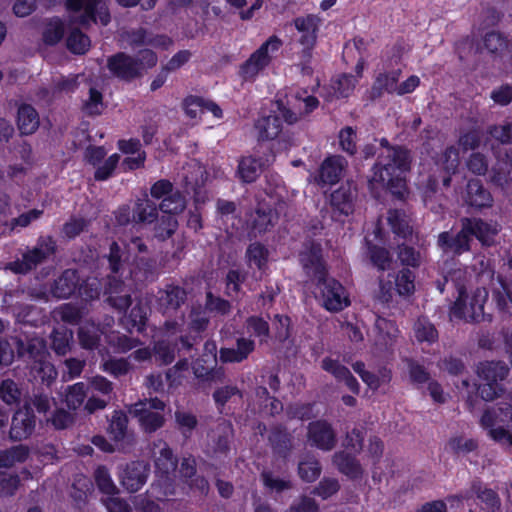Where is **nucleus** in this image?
I'll return each mask as SVG.
<instances>
[{"label":"nucleus","mask_w":512,"mask_h":512,"mask_svg":"<svg viewBox=\"0 0 512 512\" xmlns=\"http://www.w3.org/2000/svg\"><path fill=\"white\" fill-rule=\"evenodd\" d=\"M275 115L262 117L257 120L255 128L258 137L262 140L276 138L281 132L279 116L287 123H296L299 119L312 112L319 105L316 97L311 96L307 91H292L289 94H279L275 101Z\"/></svg>","instance_id":"obj_1"},{"label":"nucleus","mask_w":512,"mask_h":512,"mask_svg":"<svg viewBox=\"0 0 512 512\" xmlns=\"http://www.w3.org/2000/svg\"><path fill=\"white\" fill-rule=\"evenodd\" d=\"M383 151L369 182L373 189L383 187L394 195L403 197L406 191V175L410 170L411 157L407 150L389 147L386 139L381 140Z\"/></svg>","instance_id":"obj_2"},{"label":"nucleus","mask_w":512,"mask_h":512,"mask_svg":"<svg viewBox=\"0 0 512 512\" xmlns=\"http://www.w3.org/2000/svg\"><path fill=\"white\" fill-rule=\"evenodd\" d=\"M301 262L307 273L312 274L318 280V297L326 310L337 312L349 305V298L344 287L336 280L326 278L319 244H311L309 248H306L301 253Z\"/></svg>","instance_id":"obj_3"},{"label":"nucleus","mask_w":512,"mask_h":512,"mask_svg":"<svg viewBox=\"0 0 512 512\" xmlns=\"http://www.w3.org/2000/svg\"><path fill=\"white\" fill-rule=\"evenodd\" d=\"M480 422L491 439L512 451V398L510 402L487 409Z\"/></svg>","instance_id":"obj_4"},{"label":"nucleus","mask_w":512,"mask_h":512,"mask_svg":"<svg viewBox=\"0 0 512 512\" xmlns=\"http://www.w3.org/2000/svg\"><path fill=\"white\" fill-rule=\"evenodd\" d=\"M66 8L70 21L83 26L90 23L107 25L110 15L102 0H66Z\"/></svg>","instance_id":"obj_5"},{"label":"nucleus","mask_w":512,"mask_h":512,"mask_svg":"<svg viewBox=\"0 0 512 512\" xmlns=\"http://www.w3.org/2000/svg\"><path fill=\"white\" fill-rule=\"evenodd\" d=\"M488 299V292L485 288H476L466 293L459 289V296L451 308V315L467 321L484 320V304Z\"/></svg>","instance_id":"obj_6"},{"label":"nucleus","mask_w":512,"mask_h":512,"mask_svg":"<svg viewBox=\"0 0 512 512\" xmlns=\"http://www.w3.org/2000/svg\"><path fill=\"white\" fill-rule=\"evenodd\" d=\"M508 371L501 362L480 363L477 368L480 380L477 390L482 399L493 400L502 391L500 382L506 378Z\"/></svg>","instance_id":"obj_7"},{"label":"nucleus","mask_w":512,"mask_h":512,"mask_svg":"<svg viewBox=\"0 0 512 512\" xmlns=\"http://www.w3.org/2000/svg\"><path fill=\"white\" fill-rule=\"evenodd\" d=\"M282 46L277 36H271L241 65L240 75L245 80H254L271 62L273 55Z\"/></svg>","instance_id":"obj_8"},{"label":"nucleus","mask_w":512,"mask_h":512,"mask_svg":"<svg viewBox=\"0 0 512 512\" xmlns=\"http://www.w3.org/2000/svg\"><path fill=\"white\" fill-rule=\"evenodd\" d=\"M165 404L163 401L152 398L148 401L138 402L129 408V413L138 419L140 426L146 432H154L164 424Z\"/></svg>","instance_id":"obj_9"},{"label":"nucleus","mask_w":512,"mask_h":512,"mask_svg":"<svg viewBox=\"0 0 512 512\" xmlns=\"http://www.w3.org/2000/svg\"><path fill=\"white\" fill-rule=\"evenodd\" d=\"M321 24L322 19L314 14L300 16L293 20V25L299 33L298 42L302 46V58L305 62L311 58Z\"/></svg>","instance_id":"obj_10"},{"label":"nucleus","mask_w":512,"mask_h":512,"mask_svg":"<svg viewBox=\"0 0 512 512\" xmlns=\"http://www.w3.org/2000/svg\"><path fill=\"white\" fill-rule=\"evenodd\" d=\"M27 354L33 360L31 370L36 373L34 377L41 378L42 381L50 382L57 376L54 366L47 361L49 355L45 341L42 338H32L27 345Z\"/></svg>","instance_id":"obj_11"},{"label":"nucleus","mask_w":512,"mask_h":512,"mask_svg":"<svg viewBox=\"0 0 512 512\" xmlns=\"http://www.w3.org/2000/svg\"><path fill=\"white\" fill-rule=\"evenodd\" d=\"M126 428V415L121 411H115L109 425V435L113 439L114 444L107 442L102 436L93 437L92 443L104 452H112L115 449L124 450L126 444L129 443Z\"/></svg>","instance_id":"obj_12"},{"label":"nucleus","mask_w":512,"mask_h":512,"mask_svg":"<svg viewBox=\"0 0 512 512\" xmlns=\"http://www.w3.org/2000/svg\"><path fill=\"white\" fill-rule=\"evenodd\" d=\"M452 508H459L460 504L467 502L469 512H497L500 506L499 499L492 490H484L476 496L471 497L469 492L451 496L447 499Z\"/></svg>","instance_id":"obj_13"},{"label":"nucleus","mask_w":512,"mask_h":512,"mask_svg":"<svg viewBox=\"0 0 512 512\" xmlns=\"http://www.w3.org/2000/svg\"><path fill=\"white\" fill-rule=\"evenodd\" d=\"M356 198V188L352 183L347 182L333 191L330 196V204L333 211V217L341 220L354 211V201Z\"/></svg>","instance_id":"obj_14"},{"label":"nucleus","mask_w":512,"mask_h":512,"mask_svg":"<svg viewBox=\"0 0 512 512\" xmlns=\"http://www.w3.org/2000/svg\"><path fill=\"white\" fill-rule=\"evenodd\" d=\"M307 440L311 446L324 451H330L335 446L336 435L328 422L318 420L309 424Z\"/></svg>","instance_id":"obj_15"},{"label":"nucleus","mask_w":512,"mask_h":512,"mask_svg":"<svg viewBox=\"0 0 512 512\" xmlns=\"http://www.w3.org/2000/svg\"><path fill=\"white\" fill-rule=\"evenodd\" d=\"M179 324L174 321H166L163 335L155 345V357L164 364L171 363L175 358L176 350L179 351L175 341V334L178 331Z\"/></svg>","instance_id":"obj_16"},{"label":"nucleus","mask_w":512,"mask_h":512,"mask_svg":"<svg viewBox=\"0 0 512 512\" xmlns=\"http://www.w3.org/2000/svg\"><path fill=\"white\" fill-rule=\"evenodd\" d=\"M274 161V155L268 154L264 157L255 156L243 157L238 164L237 175L242 182H254L261 171Z\"/></svg>","instance_id":"obj_17"},{"label":"nucleus","mask_w":512,"mask_h":512,"mask_svg":"<svg viewBox=\"0 0 512 512\" xmlns=\"http://www.w3.org/2000/svg\"><path fill=\"white\" fill-rule=\"evenodd\" d=\"M54 252V243L52 240H47L46 242L36 247L34 250L23 256L22 261H16L11 263L9 268L15 273H26L32 268H34L38 263L43 261L46 257L51 255Z\"/></svg>","instance_id":"obj_18"},{"label":"nucleus","mask_w":512,"mask_h":512,"mask_svg":"<svg viewBox=\"0 0 512 512\" xmlns=\"http://www.w3.org/2000/svg\"><path fill=\"white\" fill-rule=\"evenodd\" d=\"M462 223L468 238L475 236L483 245H491L499 232L496 223H487L480 219H464Z\"/></svg>","instance_id":"obj_19"},{"label":"nucleus","mask_w":512,"mask_h":512,"mask_svg":"<svg viewBox=\"0 0 512 512\" xmlns=\"http://www.w3.org/2000/svg\"><path fill=\"white\" fill-rule=\"evenodd\" d=\"M35 426L34 416L28 407L18 410L12 418L10 437L13 440L28 438Z\"/></svg>","instance_id":"obj_20"},{"label":"nucleus","mask_w":512,"mask_h":512,"mask_svg":"<svg viewBox=\"0 0 512 512\" xmlns=\"http://www.w3.org/2000/svg\"><path fill=\"white\" fill-rule=\"evenodd\" d=\"M110 72L123 79H131L139 75V66L135 60L124 53H118L108 59Z\"/></svg>","instance_id":"obj_21"},{"label":"nucleus","mask_w":512,"mask_h":512,"mask_svg":"<svg viewBox=\"0 0 512 512\" xmlns=\"http://www.w3.org/2000/svg\"><path fill=\"white\" fill-rule=\"evenodd\" d=\"M438 247L444 253L461 254L469 249V238L466 232H464V225L462 229L456 235L450 232H442L438 236L437 241Z\"/></svg>","instance_id":"obj_22"},{"label":"nucleus","mask_w":512,"mask_h":512,"mask_svg":"<svg viewBox=\"0 0 512 512\" xmlns=\"http://www.w3.org/2000/svg\"><path fill=\"white\" fill-rule=\"evenodd\" d=\"M148 468L143 462H134L121 475L122 485L130 492L138 491L146 482Z\"/></svg>","instance_id":"obj_23"},{"label":"nucleus","mask_w":512,"mask_h":512,"mask_svg":"<svg viewBox=\"0 0 512 512\" xmlns=\"http://www.w3.org/2000/svg\"><path fill=\"white\" fill-rule=\"evenodd\" d=\"M347 166V161L339 155H334L326 158L319 171V182L324 184H334L342 176V173Z\"/></svg>","instance_id":"obj_24"},{"label":"nucleus","mask_w":512,"mask_h":512,"mask_svg":"<svg viewBox=\"0 0 512 512\" xmlns=\"http://www.w3.org/2000/svg\"><path fill=\"white\" fill-rule=\"evenodd\" d=\"M322 368L332 374L338 381H343L352 392L358 393L359 384L357 380L351 375L350 371L338 361L325 358L322 361Z\"/></svg>","instance_id":"obj_25"},{"label":"nucleus","mask_w":512,"mask_h":512,"mask_svg":"<svg viewBox=\"0 0 512 512\" xmlns=\"http://www.w3.org/2000/svg\"><path fill=\"white\" fill-rule=\"evenodd\" d=\"M153 454L155 457V466L157 472L163 475H168L174 472L176 468V460L173 457L172 451L163 441H158L154 444Z\"/></svg>","instance_id":"obj_26"},{"label":"nucleus","mask_w":512,"mask_h":512,"mask_svg":"<svg viewBox=\"0 0 512 512\" xmlns=\"http://www.w3.org/2000/svg\"><path fill=\"white\" fill-rule=\"evenodd\" d=\"M270 201L266 205H261L252 216V228L257 232L261 233L273 226L278 218V213H273L270 209L272 204H275V200L272 195L269 196Z\"/></svg>","instance_id":"obj_27"},{"label":"nucleus","mask_w":512,"mask_h":512,"mask_svg":"<svg viewBox=\"0 0 512 512\" xmlns=\"http://www.w3.org/2000/svg\"><path fill=\"white\" fill-rule=\"evenodd\" d=\"M436 165L441 170L442 181L445 186L449 185L450 175L455 173L459 165V151L455 147H449L437 159Z\"/></svg>","instance_id":"obj_28"},{"label":"nucleus","mask_w":512,"mask_h":512,"mask_svg":"<svg viewBox=\"0 0 512 512\" xmlns=\"http://www.w3.org/2000/svg\"><path fill=\"white\" fill-rule=\"evenodd\" d=\"M79 276L74 270H66L55 281L52 294L57 298H67L72 295L78 287Z\"/></svg>","instance_id":"obj_29"},{"label":"nucleus","mask_w":512,"mask_h":512,"mask_svg":"<svg viewBox=\"0 0 512 512\" xmlns=\"http://www.w3.org/2000/svg\"><path fill=\"white\" fill-rule=\"evenodd\" d=\"M465 201L468 205L482 208L491 205L492 198L486 191L479 180H470L467 185Z\"/></svg>","instance_id":"obj_30"},{"label":"nucleus","mask_w":512,"mask_h":512,"mask_svg":"<svg viewBox=\"0 0 512 512\" xmlns=\"http://www.w3.org/2000/svg\"><path fill=\"white\" fill-rule=\"evenodd\" d=\"M106 293L109 294V303L120 311L127 309L131 304L130 294L125 286L115 278L110 280Z\"/></svg>","instance_id":"obj_31"},{"label":"nucleus","mask_w":512,"mask_h":512,"mask_svg":"<svg viewBox=\"0 0 512 512\" xmlns=\"http://www.w3.org/2000/svg\"><path fill=\"white\" fill-rule=\"evenodd\" d=\"M333 462L338 470L351 479H358L363 474V469L359 462L345 452L336 453Z\"/></svg>","instance_id":"obj_32"},{"label":"nucleus","mask_w":512,"mask_h":512,"mask_svg":"<svg viewBox=\"0 0 512 512\" xmlns=\"http://www.w3.org/2000/svg\"><path fill=\"white\" fill-rule=\"evenodd\" d=\"M377 332L376 343L380 346H388L398 337L399 330L396 325L385 318L378 317L375 322Z\"/></svg>","instance_id":"obj_33"},{"label":"nucleus","mask_w":512,"mask_h":512,"mask_svg":"<svg viewBox=\"0 0 512 512\" xmlns=\"http://www.w3.org/2000/svg\"><path fill=\"white\" fill-rule=\"evenodd\" d=\"M185 299V292L179 287H169L161 292L159 296V305L164 314L175 311Z\"/></svg>","instance_id":"obj_34"},{"label":"nucleus","mask_w":512,"mask_h":512,"mask_svg":"<svg viewBox=\"0 0 512 512\" xmlns=\"http://www.w3.org/2000/svg\"><path fill=\"white\" fill-rule=\"evenodd\" d=\"M39 126L36 110L30 105H22L18 110V127L22 134H31Z\"/></svg>","instance_id":"obj_35"},{"label":"nucleus","mask_w":512,"mask_h":512,"mask_svg":"<svg viewBox=\"0 0 512 512\" xmlns=\"http://www.w3.org/2000/svg\"><path fill=\"white\" fill-rule=\"evenodd\" d=\"M101 334H103V331L93 322L86 321L82 323L78 332L80 345L85 349L95 348Z\"/></svg>","instance_id":"obj_36"},{"label":"nucleus","mask_w":512,"mask_h":512,"mask_svg":"<svg viewBox=\"0 0 512 512\" xmlns=\"http://www.w3.org/2000/svg\"><path fill=\"white\" fill-rule=\"evenodd\" d=\"M387 220L395 234L402 237L411 234L410 220L404 212L391 210L388 213Z\"/></svg>","instance_id":"obj_37"},{"label":"nucleus","mask_w":512,"mask_h":512,"mask_svg":"<svg viewBox=\"0 0 512 512\" xmlns=\"http://www.w3.org/2000/svg\"><path fill=\"white\" fill-rule=\"evenodd\" d=\"M299 476L306 482L315 481L320 473L321 467L313 456H305L298 465Z\"/></svg>","instance_id":"obj_38"},{"label":"nucleus","mask_w":512,"mask_h":512,"mask_svg":"<svg viewBox=\"0 0 512 512\" xmlns=\"http://www.w3.org/2000/svg\"><path fill=\"white\" fill-rule=\"evenodd\" d=\"M414 336L419 342L433 343L438 338L434 325L425 318H419L414 324Z\"/></svg>","instance_id":"obj_39"},{"label":"nucleus","mask_w":512,"mask_h":512,"mask_svg":"<svg viewBox=\"0 0 512 512\" xmlns=\"http://www.w3.org/2000/svg\"><path fill=\"white\" fill-rule=\"evenodd\" d=\"M268 250L260 243H252L246 251L247 262L250 267L256 266L262 270L268 261Z\"/></svg>","instance_id":"obj_40"},{"label":"nucleus","mask_w":512,"mask_h":512,"mask_svg":"<svg viewBox=\"0 0 512 512\" xmlns=\"http://www.w3.org/2000/svg\"><path fill=\"white\" fill-rule=\"evenodd\" d=\"M157 216L156 205L148 198L139 200L136 204L133 218L137 222L151 223Z\"/></svg>","instance_id":"obj_41"},{"label":"nucleus","mask_w":512,"mask_h":512,"mask_svg":"<svg viewBox=\"0 0 512 512\" xmlns=\"http://www.w3.org/2000/svg\"><path fill=\"white\" fill-rule=\"evenodd\" d=\"M185 206L186 202L184 197L179 192H175L166 196L162 200L160 209L164 214L174 217V215L181 213Z\"/></svg>","instance_id":"obj_42"},{"label":"nucleus","mask_w":512,"mask_h":512,"mask_svg":"<svg viewBox=\"0 0 512 512\" xmlns=\"http://www.w3.org/2000/svg\"><path fill=\"white\" fill-rule=\"evenodd\" d=\"M67 47L74 54H84L90 47V40L80 30L74 29L67 37Z\"/></svg>","instance_id":"obj_43"},{"label":"nucleus","mask_w":512,"mask_h":512,"mask_svg":"<svg viewBox=\"0 0 512 512\" xmlns=\"http://www.w3.org/2000/svg\"><path fill=\"white\" fill-rule=\"evenodd\" d=\"M415 276L409 269L401 270L395 278V286L399 295L409 296L415 290Z\"/></svg>","instance_id":"obj_44"},{"label":"nucleus","mask_w":512,"mask_h":512,"mask_svg":"<svg viewBox=\"0 0 512 512\" xmlns=\"http://www.w3.org/2000/svg\"><path fill=\"white\" fill-rule=\"evenodd\" d=\"M12 346L17 348L19 355H24V344L17 338H12L10 341H0V364L9 365L14 359V350Z\"/></svg>","instance_id":"obj_45"},{"label":"nucleus","mask_w":512,"mask_h":512,"mask_svg":"<svg viewBox=\"0 0 512 512\" xmlns=\"http://www.w3.org/2000/svg\"><path fill=\"white\" fill-rule=\"evenodd\" d=\"M27 454V449L24 446H16L10 450L0 451V468L11 467L17 462L24 461Z\"/></svg>","instance_id":"obj_46"},{"label":"nucleus","mask_w":512,"mask_h":512,"mask_svg":"<svg viewBox=\"0 0 512 512\" xmlns=\"http://www.w3.org/2000/svg\"><path fill=\"white\" fill-rule=\"evenodd\" d=\"M215 366L216 364H210V362H208V359L202 358L194 363L192 369L195 377L212 380L215 377L219 378L223 375L221 369H214Z\"/></svg>","instance_id":"obj_47"},{"label":"nucleus","mask_w":512,"mask_h":512,"mask_svg":"<svg viewBox=\"0 0 512 512\" xmlns=\"http://www.w3.org/2000/svg\"><path fill=\"white\" fill-rule=\"evenodd\" d=\"M73 333L70 330H57L52 334V348L58 355H65L70 350Z\"/></svg>","instance_id":"obj_48"},{"label":"nucleus","mask_w":512,"mask_h":512,"mask_svg":"<svg viewBox=\"0 0 512 512\" xmlns=\"http://www.w3.org/2000/svg\"><path fill=\"white\" fill-rule=\"evenodd\" d=\"M85 397V385L82 382H78L68 388L66 394L67 406L71 409H76L82 405Z\"/></svg>","instance_id":"obj_49"},{"label":"nucleus","mask_w":512,"mask_h":512,"mask_svg":"<svg viewBox=\"0 0 512 512\" xmlns=\"http://www.w3.org/2000/svg\"><path fill=\"white\" fill-rule=\"evenodd\" d=\"M63 36V23L59 19L47 22L44 32V42L50 45L56 44Z\"/></svg>","instance_id":"obj_50"},{"label":"nucleus","mask_w":512,"mask_h":512,"mask_svg":"<svg viewBox=\"0 0 512 512\" xmlns=\"http://www.w3.org/2000/svg\"><path fill=\"white\" fill-rule=\"evenodd\" d=\"M356 79L351 75H342L333 81L332 88L337 97H347L353 91Z\"/></svg>","instance_id":"obj_51"},{"label":"nucleus","mask_w":512,"mask_h":512,"mask_svg":"<svg viewBox=\"0 0 512 512\" xmlns=\"http://www.w3.org/2000/svg\"><path fill=\"white\" fill-rule=\"evenodd\" d=\"M357 135L352 127H345L339 132V144L343 151L348 154L356 152Z\"/></svg>","instance_id":"obj_52"},{"label":"nucleus","mask_w":512,"mask_h":512,"mask_svg":"<svg viewBox=\"0 0 512 512\" xmlns=\"http://www.w3.org/2000/svg\"><path fill=\"white\" fill-rule=\"evenodd\" d=\"M81 316V310L71 304H64L55 310L56 318L70 324L76 323Z\"/></svg>","instance_id":"obj_53"},{"label":"nucleus","mask_w":512,"mask_h":512,"mask_svg":"<svg viewBox=\"0 0 512 512\" xmlns=\"http://www.w3.org/2000/svg\"><path fill=\"white\" fill-rule=\"evenodd\" d=\"M206 100L200 97L190 96L184 101V110L190 118H197L205 113Z\"/></svg>","instance_id":"obj_54"},{"label":"nucleus","mask_w":512,"mask_h":512,"mask_svg":"<svg viewBox=\"0 0 512 512\" xmlns=\"http://www.w3.org/2000/svg\"><path fill=\"white\" fill-rule=\"evenodd\" d=\"M119 160L120 156L116 153L109 156L103 164L97 168L95 172V179L100 181L108 179L118 165Z\"/></svg>","instance_id":"obj_55"},{"label":"nucleus","mask_w":512,"mask_h":512,"mask_svg":"<svg viewBox=\"0 0 512 512\" xmlns=\"http://www.w3.org/2000/svg\"><path fill=\"white\" fill-rule=\"evenodd\" d=\"M102 368L105 372L117 377L126 374L130 365L126 359H109L104 361Z\"/></svg>","instance_id":"obj_56"},{"label":"nucleus","mask_w":512,"mask_h":512,"mask_svg":"<svg viewBox=\"0 0 512 512\" xmlns=\"http://www.w3.org/2000/svg\"><path fill=\"white\" fill-rule=\"evenodd\" d=\"M84 109L90 115H97L102 112V94L98 90L90 88L89 98L84 103Z\"/></svg>","instance_id":"obj_57"},{"label":"nucleus","mask_w":512,"mask_h":512,"mask_svg":"<svg viewBox=\"0 0 512 512\" xmlns=\"http://www.w3.org/2000/svg\"><path fill=\"white\" fill-rule=\"evenodd\" d=\"M95 479L99 489L108 496L114 495L116 487L110 478L107 470L99 467L95 472Z\"/></svg>","instance_id":"obj_58"},{"label":"nucleus","mask_w":512,"mask_h":512,"mask_svg":"<svg viewBox=\"0 0 512 512\" xmlns=\"http://www.w3.org/2000/svg\"><path fill=\"white\" fill-rule=\"evenodd\" d=\"M398 78H399V72L398 71H394V72H390V73H384V74H380L375 83H376V86L379 88V89H384L388 92H396L397 93V89H398Z\"/></svg>","instance_id":"obj_59"},{"label":"nucleus","mask_w":512,"mask_h":512,"mask_svg":"<svg viewBox=\"0 0 512 512\" xmlns=\"http://www.w3.org/2000/svg\"><path fill=\"white\" fill-rule=\"evenodd\" d=\"M178 222L173 216H163L156 228V236L162 240L170 237L177 229Z\"/></svg>","instance_id":"obj_60"},{"label":"nucleus","mask_w":512,"mask_h":512,"mask_svg":"<svg viewBox=\"0 0 512 512\" xmlns=\"http://www.w3.org/2000/svg\"><path fill=\"white\" fill-rule=\"evenodd\" d=\"M0 396L5 403L11 405L18 401L20 392L13 381L4 380L0 386Z\"/></svg>","instance_id":"obj_61"},{"label":"nucleus","mask_w":512,"mask_h":512,"mask_svg":"<svg viewBox=\"0 0 512 512\" xmlns=\"http://www.w3.org/2000/svg\"><path fill=\"white\" fill-rule=\"evenodd\" d=\"M175 419H176L179 429L182 431V433L185 436H187L189 433H191V431L197 425L196 417L187 412L177 411L175 413Z\"/></svg>","instance_id":"obj_62"},{"label":"nucleus","mask_w":512,"mask_h":512,"mask_svg":"<svg viewBox=\"0 0 512 512\" xmlns=\"http://www.w3.org/2000/svg\"><path fill=\"white\" fill-rule=\"evenodd\" d=\"M484 45L488 51L496 53L507 47V41L501 34L493 31L486 34Z\"/></svg>","instance_id":"obj_63"},{"label":"nucleus","mask_w":512,"mask_h":512,"mask_svg":"<svg viewBox=\"0 0 512 512\" xmlns=\"http://www.w3.org/2000/svg\"><path fill=\"white\" fill-rule=\"evenodd\" d=\"M247 331L257 337L265 339L268 337L269 326L265 320L258 317H251L247 321Z\"/></svg>","instance_id":"obj_64"}]
</instances>
